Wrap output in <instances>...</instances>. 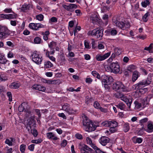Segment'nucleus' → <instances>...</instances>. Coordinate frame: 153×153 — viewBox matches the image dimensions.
Segmentation results:
<instances>
[{
    "label": "nucleus",
    "mask_w": 153,
    "mask_h": 153,
    "mask_svg": "<svg viewBox=\"0 0 153 153\" xmlns=\"http://www.w3.org/2000/svg\"><path fill=\"white\" fill-rule=\"evenodd\" d=\"M83 124L86 131L91 132L95 130L96 128V126L93 123L88 119L87 117L84 115L82 116Z\"/></svg>",
    "instance_id": "f257e3e1"
},
{
    "label": "nucleus",
    "mask_w": 153,
    "mask_h": 153,
    "mask_svg": "<svg viewBox=\"0 0 153 153\" xmlns=\"http://www.w3.org/2000/svg\"><path fill=\"white\" fill-rule=\"evenodd\" d=\"M112 88L116 91L119 92H129L130 91V89L125 86L123 83L120 82L114 83L112 86Z\"/></svg>",
    "instance_id": "f03ea898"
},
{
    "label": "nucleus",
    "mask_w": 153,
    "mask_h": 153,
    "mask_svg": "<svg viewBox=\"0 0 153 153\" xmlns=\"http://www.w3.org/2000/svg\"><path fill=\"white\" fill-rule=\"evenodd\" d=\"M109 67L110 69H108V71H110L115 74L119 73L120 72V66L117 62L111 63Z\"/></svg>",
    "instance_id": "7ed1b4c3"
},
{
    "label": "nucleus",
    "mask_w": 153,
    "mask_h": 153,
    "mask_svg": "<svg viewBox=\"0 0 153 153\" xmlns=\"http://www.w3.org/2000/svg\"><path fill=\"white\" fill-rule=\"evenodd\" d=\"M113 23L118 27L124 30L127 28H129L130 25L129 22H127L124 23L123 22H118L115 18H113L112 19Z\"/></svg>",
    "instance_id": "20e7f679"
},
{
    "label": "nucleus",
    "mask_w": 153,
    "mask_h": 153,
    "mask_svg": "<svg viewBox=\"0 0 153 153\" xmlns=\"http://www.w3.org/2000/svg\"><path fill=\"white\" fill-rule=\"evenodd\" d=\"M151 83V81L148 79L143 80L139 83L134 85L133 88L134 89L138 90L144 86L149 85Z\"/></svg>",
    "instance_id": "39448f33"
},
{
    "label": "nucleus",
    "mask_w": 153,
    "mask_h": 153,
    "mask_svg": "<svg viewBox=\"0 0 153 153\" xmlns=\"http://www.w3.org/2000/svg\"><path fill=\"white\" fill-rule=\"evenodd\" d=\"M4 56L3 53H0V68L3 70L5 68V64L7 66H9L10 65V62L4 58Z\"/></svg>",
    "instance_id": "423d86ee"
},
{
    "label": "nucleus",
    "mask_w": 153,
    "mask_h": 153,
    "mask_svg": "<svg viewBox=\"0 0 153 153\" xmlns=\"http://www.w3.org/2000/svg\"><path fill=\"white\" fill-rule=\"evenodd\" d=\"M32 56L33 61L37 64H40L42 61V57L37 51L33 52Z\"/></svg>",
    "instance_id": "0eeeda50"
},
{
    "label": "nucleus",
    "mask_w": 153,
    "mask_h": 153,
    "mask_svg": "<svg viewBox=\"0 0 153 153\" xmlns=\"http://www.w3.org/2000/svg\"><path fill=\"white\" fill-rule=\"evenodd\" d=\"M33 89L42 92H46L48 93H52L54 92V91L51 90L50 88H48L46 90V88L45 87L38 84H35L33 85Z\"/></svg>",
    "instance_id": "6e6552de"
},
{
    "label": "nucleus",
    "mask_w": 153,
    "mask_h": 153,
    "mask_svg": "<svg viewBox=\"0 0 153 153\" xmlns=\"http://www.w3.org/2000/svg\"><path fill=\"white\" fill-rule=\"evenodd\" d=\"M101 78L102 84H111L114 80L112 77L109 75H103Z\"/></svg>",
    "instance_id": "1a4fd4ad"
},
{
    "label": "nucleus",
    "mask_w": 153,
    "mask_h": 153,
    "mask_svg": "<svg viewBox=\"0 0 153 153\" xmlns=\"http://www.w3.org/2000/svg\"><path fill=\"white\" fill-rule=\"evenodd\" d=\"M29 108V107L27 104L25 102H24L19 106L18 110L20 112L23 111H26L27 112L28 114H30V112Z\"/></svg>",
    "instance_id": "9d476101"
},
{
    "label": "nucleus",
    "mask_w": 153,
    "mask_h": 153,
    "mask_svg": "<svg viewBox=\"0 0 153 153\" xmlns=\"http://www.w3.org/2000/svg\"><path fill=\"white\" fill-rule=\"evenodd\" d=\"M131 97L128 96L123 94L121 96L120 99L124 102L128 106L129 109L131 108V105L132 103V100L131 99Z\"/></svg>",
    "instance_id": "9b49d317"
},
{
    "label": "nucleus",
    "mask_w": 153,
    "mask_h": 153,
    "mask_svg": "<svg viewBox=\"0 0 153 153\" xmlns=\"http://www.w3.org/2000/svg\"><path fill=\"white\" fill-rule=\"evenodd\" d=\"M62 7L67 10L70 11H73L76 8L77 6L74 4L71 3H66L62 5Z\"/></svg>",
    "instance_id": "f8f14e48"
},
{
    "label": "nucleus",
    "mask_w": 153,
    "mask_h": 153,
    "mask_svg": "<svg viewBox=\"0 0 153 153\" xmlns=\"http://www.w3.org/2000/svg\"><path fill=\"white\" fill-rule=\"evenodd\" d=\"M29 27L34 30H37L39 28L44 27V25L41 23H30L29 25Z\"/></svg>",
    "instance_id": "ddd939ff"
},
{
    "label": "nucleus",
    "mask_w": 153,
    "mask_h": 153,
    "mask_svg": "<svg viewBox=\"0 0 153 153\" xmlns=\"http://www.w3.org/2000/svg\"><path fill=\"white\" fill-rule=\"evenodd\" d=\"M111 54V52H109L105 53L104 55L98 54L96 56V59L97 61H102L105 60L109 57Z\"/></svg>",
    "instance_id": "4468645a"
},
{
    "label": "nucleus",
    "mask_w": 153,
    "mask_h": 153,
    "mask_svg": "<svg viewBox=\"0 0 153 153\" xmlns=\"http://www.w3.org/2000/svg\"><path fill=\"white\" fill-rule=\"evenodd\" d=\"M8 29L5 27L0 26V39H2L5 38L6 35L7 34Z\"/></svg>",
    "instance_id": "2eb2a0df"
},
{
    "label": "nucleus",
    "mask_w": 153,
    "mask_h": 153,
    "mask_svg": "<svg viewBox=\"0 0 153 153\" xmlns=\"http://www.w3.org/2000/svg\"><path fill=\"white\" fill-rule=\"evenodd\" d=\"M144 130L148 133H151L153 132V125L152 122L149 121L147 127L143 128Z\"/></svg>",
    "instance_id": "dca6fc26"
},
{
    "label": "nucleus",
    "mask_w": 153,
    "mask_h": 153,
    "mask_svg": "<svg viewBox=\"0 0 153 153\" xmlns=\"http://www.w3.org/2000/svg\"><path fill=\"white\" fill-rule=\"evenodd\" d=\"M109 139L105 136L102 137L99 140L100 143L103 146H105L109 143Z\"/></svg>",
    "instance_id": "f3484780"
},
{
    "label": "nucleus",
    "mask_w": 153,
    "mask_h": 153,
    "mask_svg": "<svg viewBox=\"0 0 153 153\" xmlns=\"http://www.w3.org/2000/svg\"><path fill=\"white\" fill-rule=\"evenodd\" d=\"M148 89L146 88H141L137 90L135 92V95H136V97H139L143 94H144L147 92Z\"/></svg>",
    "instance_id": "a211bd4d"
},
{
    "label": "nucleus",
    "mask_w": 153,
    "mask_h": 153,
    "mask_svg": "<svg viewBox=\"0 0 153 153\" xmlns=\"http://www.w3.org/2000/svg\"><path fill=\"white\" fill-rule=\"evenodd\" d=\"M27 121L28 122V124L27 128L28 131H29L34 125V120L33 118H31L28 119Z\"/></svg>",
    "instance_id": "6ab92c4d"
},
{
    "label": "nucleus",
    "mask_w": 153,
    "mask_h": 153,
    "mask_svg": "<svg viewBox=\"0 0 153 153\" xmlns=\"http://www.w3.org/2000/svg\"><path fill=\"white\" fill-rule=\"evenodd\" d=\"M105 33H106L107 35H111L114 36L116 35L117 32V30L114 28H112L110 30H108L105 31Z\"/></svg>",
    "instance_id": "aec40b11"
},
{
    "label": "nucleus",
    "mask_w": 153,
    "mask_h": 153,
    "mask_svg": "<svg viewBox=\"0 0 153 153\" xmlns=\"http://www.w3.org/2000/svg\"><path fill=\"white\" fill-rule=\"evenodd\" d=\"M46 135L47 138L49 139L52 140H56L58 139L56 135L52 132H50L47 133L46 134Z\"/></svg>",
    "instance_id": "412c9836"
},
{
    "label": "nucleus",
    "mask_w": 153,
    "mask_h": 153,
    "mask_svg": "<svg viewBox=\"0 0 153 153\" xmlns=\"http://www.w3.org/2000/svg\"><path fill=\"white\" fill-rule=\"evenodd\" d=\"M140 73L137 71H134L132 74V80L133 82L136 81L139 77Z\"/></svg>",
    "instance_id": "4be33fe9"
},
{
    "label": "nucleus",
    "mask_w": 153,
    "mask_h": 153,
    "mask_svg": "<svg viewBox=\"0 0 153 153\" xmlns=\"http://www.w3.org/2000/svg\"><path fill=\"white\" fill-rule=\"evenodd\" d=\"M15 141V140L14 138L11 137L8 139H6L5 141V143L9 146H11L13 145V143Z\"/></svg>",
    "instance_id": "5701e85b"
},
{
    "label": "nucleus",
    "mask_w": 153,
    "mask_h": 153,
    "mask_svg": "<svg viewBox=\"0 0 153 153\" xmlns=\"http://www.w3.org/2000/svg\"><path fill=\"white\" fill-rule=\"evenodd\" d=\"M90 20L93 23L97 22L98 20V18L96 14H93L90 17Z\"/></svg>",
    "instance_id": "b1692460"
},
{
    "label": "nucleus",
    "mask_w": 153,
    "mask_h": 153,
    "mask_svg": "<svg viewBox=\"0 0 153 153\" xmlns=\"http://www.w3.org/2000/svg\"><path fill=\"white\" fill-rule=\"evenodd\" d=\"M116 106L117 108L121 110H125L126 105L125 104L122 102L117 103Z\"/></svg>",
    "instance_id": "393cba45"
},
{
    "label": "nucleus",
    "mask_w": 153,
    "mask_h": 153,
    "mask_svg": "<svg viewBox=\"0 0 153 153\" xmlns=\"http://www.w3.org/2000/svg\"><path fill=\"white\" fill-rule=\"evenodd\" d=\"M132 141L134 143H140L142 142L143 141V139L142 138L140 137H133L132 138Z\"/></svg>",
    "instance_id": "a878e982"
},
{
    "label": "nucleus",
    "mask_w": 153,
    "mask_h": 153,
    "mask_svg": "<svg viewBox=\"0 0 153 153\" xmlns=\"http://www.w3.org/2000/svg\"><path fill=\"white\" fill-rule=\"evenodd\" d=\"M98 28L94 29L92 31H89L88 33V35L89 36H96L97 34V32L98 31Z\"/></svg>",
    "instance_id": "bb28decb"
},
{
    "label": "nucleus",
    "mask_w": 153,
    "mask_h": 153,
    "mask_svg": "<svg viewBox=\"0 0 153 153\" xmlns=\"http://www.w3.org/2000/svg\"><path fill=\"white\" fill-rule=\"evenodd\" d=\"M20 86V84L19 83L13 82L10 85V87L11 88L16 89L19 88Z\"/></svg>",
    "instance_id": "cd10ccee"
},
{
    "label": "nucleus",
    "mask_w": 153,
    "mask_h": 153,
    "mask_svg": "<svg viewBox=\"0 0 153 153\" xmlns=\"http://www.w3.org/2000/svg\"><path fill=\"white\" fill-rule=\"evenodd\" d=\"M44 66L45 68H47L52 67L53 64L50 61H46L44 62Z\"/></svg>",
    "instance_id": "c85d7f7f"
},
{
    "label": "nucleus",
    "mask_w": 153,
    "mask_h": 153,
    "mask_svg": "<svg viewBox=\"0 0 153 153\" xmlns=\"http://www.w3.org/2000/svg\"><path fill=\"white\" fill-rule=\"evenodd\" d=\"M13 14H7V19H15L17 17V15L14 13H13Z\"/></svg>",
    "instance_id": "c756f323"
},
{
    "label": "nucleus",
    "mask_w": 153,
    "mask_h": 153,
    "mask_svg": "<svg viewBox=\"0 0 153 153\" xmlns=\"http://www.w3.org/2000/svg\"><path fill=\"white\" fill-rule=\"evenodd\" d=\"M30 6V4H25L22 5L21 10L24 12H26L29 9Z\"/></svg>",
    "instance_id": "7c9ffc66"
},
{
    "label": "nucleus",
    "mask_w": 153,
    "mask_h": 153,
    "mask_svg": "<svg viewBox=\"0 0 153 153\" xmlns=\"http://www.w3.org/2000/svg\"><path fill=\"white\" fill-rule=\"evenodd\" d=\"M118 126V123H117L114 120H113L112 121H110V123H109V127H117Z\"/></svg>",
    "instance_id": "2f4dec72"
},
{
    "label": "nucleus",
    "mask_w": 153,
    "mask_h": 153,
    "mask_svg": "<svg viewBox=\"0 0 153 153\" xmlns=\"http://www.w3.org/2000/svg\"><path fill=\"white\" fill-rule=\"evenodd\" d=\"M122 52V50L121 48H116L114 49V53L116 55L118 56Z\"/></svg>",
    "instance_id": "473e14b6"
},
{
    "label": "nucleus",
    "mask_w": 153,
    "mask_h": 153,
    "mask_svg": "<svg viewBox=\"0 0 153 153\" xmlns=\"http://www.w3.org/2000/svg\"><path fill=\"white\" fill-rule=\"evenodd\" d=\"M136 68V67L135 66L133 65H130L128 67L126 72H127L128 71H129L130 72H132L135 70Z\"/></svg>",
    "instance_id": "72a5a7b5"
},
{
    "label": "nucleus",
    "mask_w": 153,
    "mask_h": 153,
    "mask_svg": "<svg viewBox=\"0 0 153 153\" xmlns=\"http://www.w3.org/2000/svg\"><path fill=\"white\" fill-rule=\"evenodd\" d=\"M108 15L107 14L104 15L102 17L104 21V24L105 25H107L108 23Z\"/></svg>",
    "instance_id": "f704fd0d"
},
{
    "label": "nucleus",
    "mask_w": 153,
    "mask_h": 153,
    "mask_svg": "<svg viewBox=\"0 0 153 153\" xmlns=\"http://www.w3.org/2000/svg\"><path fill=\"white\" fill-rule=\"evenodd\" d=\"M56 45V43L52 41L48 44V46L51 50H53Z\"/></svg>",
    "instance_id": "c9c22d12"
},
{
    "label": "nucleus",
    "mask_w": 153,
    "mask_h": 153,
    "mask_svg": "<svg viewBox=\"0 0 153 153\" xmlns=\"http://www.w3.org/2000/svg\"><path fill=\"white\" fill-rule=\"evenodd\" d=\"M97 34L96 35L98 38L101 39L103 36V31L102 29L98 28Z\"/></svg>",
    "instance_id": "e433bc0d"
},
{
    "label": "nucleus",
    "mask_w": 153,
    "mask_h": 153,
    "mask_svg": "<svg viewBox=\"0 0 153 153\" xmlns=\"http://www.w3.org/2000/svg\"><path fill=\"white\" fill-rule=\"evenodd\" d=\"M33 41L35 44H40L41 43L42 40L40 37H36L34 38Z\"/></svg>",
    "instance_id": "4c0bfd02"
},
{
    "label": "nucleus",
    "mask_w": 153,
    "mask_h": 153,
    "mask_svg": "<svg viewBox=\"0 0 153 153\" xmlns=\"http://www.w3.org/2000/svg\"><path fill=\"white\" fill-rule=\"evenodd\" d=\"M150 16V14L149 12H147L146 13L143 17V20L144 22H146L147 21L148 18V17Z\"/></svg>",
    "instance_id": "58836bf2"
},
{
    "label": "nucleus",
    "mask_w": 153,
    "mask_h": 153,
    "mask_svg": "<svg viewBox=\"0 0 153 153\" xmlns=\"http://www.w3.org/2000/svg\"><path fill=\"white\" fill-rule=\"evenodd\" d=\"M129 129V124L128 123H125L123 126V130L125 132H126Z\"/></svg>",
    "instance_id": "ea45409f"
},
{
    "label": "nucleus",
    "mask_w": 153,
    "mask_h": 153,
    "mask_svg": "<svg viewBox=\"0 0 153 153\" xmlns=\"http://www.w3.org/2000/svg\"><path fill=\"white\" fill-rule=\"evenodd\" d=\"M110 121L105 120L101 123V126H102L108 127L109 126Z\"/></svg>",
    "instance_id": "a19ab883"
},
{
    "label": "nucleus",
    "mask_w": 153,
    "mask_h": 153,
    "mask_svg": "<svg viewBox=\"0 0 153 153\" xmlns=\"http://www.w3.org/2000/svg\"><path fill=\"white\" fill-rule=\"evenodd\" d=\"M101 2L100 1V4L101 5V6L103 7L101 9V12L102 13H104V12H106L107 9L105 10L106 9H107V6L104 3L103 4L104 2H102V4H101Z\"/></svg>",
    "instance_id": "79ce46f5"
},
{
    "label": "nucleus",
    "mask_w": 153,
    "mask_h": 153,
    "mask_svg": "<svg viewBox=\"0 0 153 153\" xmlns=\"http://www.w3.org/2000/svg\"><path fill=\"white\" fill-rule=\"evenodd\" d=\"M148 120V118H145L140 120L139 121V123L142 126H143V127L144 126V124L146 123Z\"/></svg>",
    "instance_id": "37998d69"
},
{
    "label": "nucleus",
    "mask_w": 153,
    "mask_h": 153,
    "mask_svg": "<svg viewBox=\"0 0 153 153\" xmlns=\"http://www.w3.org/2000/svg\"><path fill=\"white\" fill-rule=\"evenodd\" d=\"M70 108L69 105L67 104H65L62 106V110L65 111L67 112H68V110Z\"/></svg>",
    "instance_id": "c03bdc74"
},
{
    "label": "nucleus",
    "mask_w": 153,
    "mask_h": 153,
    "mask_svg": "<svg viewBox=\"0 0 153 153\" xmlns=\"http://www.w3.org/2000/svg\"><path fill=\"white\" fill-rule=\"evenodd\" d=\"M26 146L24 144H22L20 146V150L22 153H25L26 149Z\"/></svg>",
    "instance_id": "a18cd8bd"
},
{
    "label": "nucleus",
    "mask_w": 153,
    "mask_h": 153,
    "mask_svg": "<svg viewBox=\"0 0 153 153\" xmlns=\"http://www.w3.org/2000/svg\"><path fill=\"white\" fill-rule=\"evenodd\" d=\"M91 74L92 75L95 77H96L98 79H100V76L97 72L95 71H93L92 72Z\"/></svg>",
    "instance_id": "49530a36"
},
{
    "label": "nucleus",
    "mask_w": 153,
    "mask_h": 153,
    "mask_svg": "<svg viewBox=\"0 0 153 153\" xmlns=\"http://www.w3.org/2000/svg\"><path fill=\"white\" fill-rule=\"evenodd\" d=\"M150 3L149 1H144L141 3L142 6L143 7H146Z\"/></svg>",
    "instance_id": "de8ad7c7"
},
{
    "label": "nucleus",
    "mask_w": 153,
    "mask_h": 153,
    "mask_svg": "<svg viewBox=\"0 0 153 153\" xmlns=\"http://www.w3.org/2000/svg\"><path fill=\"white\" fill-rule=\"evenodd\" d=\"M135 104V108L136 109H139L141 106V103L135 101L134 102Z\"/></svg>",
    "instance_id": "09e8293b"
},
{
    "label": "nucleus",
    "mask_w": 153,
    "mask_h": 153,
    "mask_svg": "<svg viewBox=\"0 0 153 153\" xmlns=\"http://www.w3.org/2000/svg\"><path fill=\"white\" fill-rule=\"evenodd\" d=\"M36 19L40 21L43 20L44 19V16L43 15L40 14L36 16Z\"/></svg>",
    "instance_id": "8fccbe9b"
},
{
    "label": "nucleus",
    "mask_w": 153,
    "mask_h": 153,
    "mask_svg": "<svg viewBox=\"0 0 153 153\" xmlns=\"http://www.w3.org/2000/svg\"><path fill=\"white\" fill-rule=\"evenodd\" d=\"M28 131L29 132L31 131V133L35 137H36L38 135V132L35 129H33V130H32L31 129L30 131Z\"/></svg>",
    "instance_id": "3c124183"
},
{
    "label": "nucleus",
    "mask_w": 153,
    "mask_h": 153,
    "mask_svg": "<svg viewBox=\"0 0 153 153\" xmlns=\"http://www.w3.org/2000/svg\"><path fill=\"white\" fill-rule=\"evenodd\" d=\"M117 131V127H110L109 131L111 133H114Z\"/></svg>",
    "instance_id": "603ef678"
},
{
    "label": "nucleus",
    "mask_w": 153,
    "mask_h": 153,
    "mask_svg": "<svg viewBox=\"0 0 153 153\" xmlns=\"http://www.w3.org/2000/svg\"><path fill=\"white\" fill-rule=\"evenodd\" d=\"M152 44H151L149 46V47H146L144 48V49L145 50L149 51V53H153V52L152 51Z\"/></svg>",
    "instance_id": "864d4df0"
},
{
    "label": "nucleus",
    "mask_w": 153,
    "mask_h": 153,
    "mask_svg": "<svg viewBox=\"0 0 153 153\" xmlns=\"http://www.w3.org/2000/svg\"><path fill=\"white\" fill-rule=\"evenodd\" d=\"M76 110H74L70 107L68 110L67 113L69 114H74L76 113Z\"/></svg>",
    "instance_id": "5fc2aeb1"
},
{
    "label": "nucleus",
    "mask_w": 153,
    "mask_h": 153,
    "mask_svg": "<svg viewBox=\"0 0 153 153\" xmlns=\"http://www.w3.org/2000/svg\"><path fill=\"white\" fill-rule=\"evenodd\" d=\"M123 94H121L120 93H117L113 94V95L114 97L116 98L120 99L121 97Z\"/></svg>",
    "instance_id": "6e6d98bb"
},
{
    "label": "nucleus",
    "mask_w": 153,
    "mask_h": 153,
    "mask_svg": "<svg viewBox=\"0 0 153 153\" xmlns=\"http://www.w3.org/2000/svg\"><path fill=\"white\" fill-rule=\"evenodd\" d=\"M94 105L95 108L98 109L100 108V104L97 101H95L94 102Z\"/></svg>",
    "instance_id": "4d7b16f0"
},
{
    "label": "nucleus",
    "mask_w": 153,
    "mask_h": 153,
    "mask_svg": "<svg viewBox=\"0 0 153 153\" xmlns=\"http://www.w3.org/2000/svg\"><path fill=\"white\" fill-rule=\"evenodd\" d=\"M4 11L6 13H13L12 8H6L4 10Z\"/></svg>",
    "instance_id": "13d9d810"
},
{
    "label": "nucleus",
    "mask_w": 153,
    "mask_h": 153,
    "mask_svg": "<svg viewBox=\"0 0 153 153\" xmlns=\"http://www.w3.org/2000/svg\"><path fill=\"white\" fill-rule=\"evenodd\" d=\"M7 95L9 98V100L11 102L12 101V95L11 93L10 92H8L7 93Z\"/></svg>",
    "instance_id": "bf43d9fd"
},
{
    "label": "nucleus",
    "mask_w": 153,
    "mask_h": 153,
    "mask_svg": "<svg viewBox=\"0 0 153 153\" xmlns=\"http://www.w3.org/2000/svg\"><path fill=\"white\" fill-rule=\"evenodd\" d=\"M7 57L9 58H13L14 57V55L12 52L11 51H9L7 53Z\"/></svg>",
    "instance_id": "052dcab7"
},
{
    "label": "nucleus",
    "mask_w": 153,
    "mask_h": 153,
    "mask_svg": "<svg viewBox=\"0 0 153 153\" xmlns=\"http://www.w3.org/2000/svg\"><path fill=\"white\" fill-rule=\"evenodd\" d=\"M35 145L32 144L29 145L28 147V149L31 151H33L34 149Z\"/></svg>",
    "instance_id": "680f3d73"
},
{
    "label": "nucleus",
    "mask_w": 153,
    "mask_h": 153,
    "mask_svg": "<svg viewBox=\"0 0 153 153\" xmlns=\"http://www.w3.org/2000/svg\"><path fill=\"white\" fill-rule=\"evenodd\" d=\"M67 144V141L65 140H63L62 142L61 145L62 147H65Z\"/></svg>",
    "instance_id": "e2e57ef3"
},
{
    "label": "nucleus",
    "mask_w": 153,
    "mask_h": 153,
    "mask_svg": "<svg viewBox=\"0 0 153 153\" xmlns=\"http://www.w3.org/2000/svg\"><path fill=\"white\" fill-rule=\"evenodd\" d=\"M42 142V140H41L38 139L37 140H32L31 141V142L34 143L38 144L41 143Z\"/></svg>",
    "instance_id": "0e129e2a"
},
{
    "label": "nucleus",
    "mask_w": 153,
    "mask_h": 153,
    "mask_svg": "<svg viewBox=\"0 0 153 153\" xmlns=\"http://www.w3.org/2000/svg\"><path fill=\"white\" fill-rule=\"evenodd\" d=\"M76 137L78 139L81 140L82 139V136L81 134L79 133H76L75 134Z\"/></svg>",
    "instance_id": "69168bd1"
},
{
    "label": "nucleus",
    "mask_w": 153,
    "mask_h": 153,
    "mask_svg": "<svg viewBox=\"0 0 153 153\" xmlns=\"http://www.w3.org/2000/svg\"><path fill=\"white\" fill-rule=\"evenodd\" d=\"M84 45L85 48H87V49H89L90 48L89 43L88 42L85 41Z\"/></svg>",
    "instance_id": "338daca9"
},
{
    "label": "nucleus",
    "mask_w": 153,
    "mask_h": 153,
    "mask_svg": "<svg viewBox=\"0 0 153 153\" xmlns=\"http://www.w3.org/2000/svg\"><path fill=\"white\" fill-rule=\"evenodd\" d=\"M85 59L86 60H89L91 59L90 56L88 54H86L84 55Z\"/></svg>",
    "instance_id": "774afa93"
}]
</instances>
